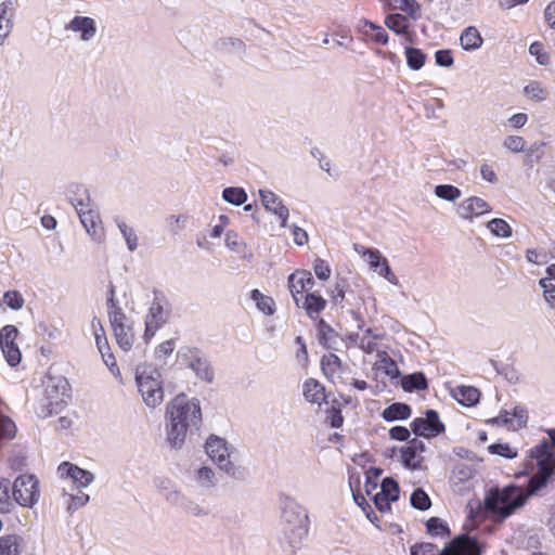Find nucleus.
<instances>
[{
	"instance_id": "20",
	"label": "nucleus",
	"mask_w": 555,
	"mask_h": 555,
	"mask_svg": "<svg viewBox=\"0 0 555 555\" xmlns=\"http://www.w3.org/2000/svg\"><path fill=\"white\" fill-rule=\"evenodd\" d=\"M206 453L218 466L230 457L227 441L215 435H211L206 441Z\"/></svg>"
},
{
	"instance_id": "57",
	"label": "nucleus",
	"mask_w": 555,
	"mask_h": 555,
	"mask_svg": "<svg viewBox=\"0 0 555 555\" xmlns=\"http://www.w3.org/2000/svg\"><path fill=\"white\" fill-rule=\"evenodd\" d=\"M524 91H525L526 95L532 100L542 101L545 99V91L541 87V85L537 81L529 82L525 87Z\"/></svg>"
},
{
	"instance_id": "60",
	"label": "nucleus",
	"mask_w": 555,
	"mask_h": 555,
	"mask_svg": "<svg viewBox=\"0 0 555 555\" xmlns=\"http://www.w3.org/2000/svg\"><path fill=\"white\" fill-rule=\"evenodd\" d=\"M313 270L318 279L327 280L331 276V268L327 262L321 258L315 259Z\"/></svg>"
},
{
	"instance_id": "48",
	"label": "nucleus",
	"mask_w": 555,
	"mask_h": 555,
	"mask_svg": "<svg viewBox=\"0 0 555 555\" xmlns=\"http://www.w3.org/2000/svg\"><path fill=\"white\" fill-rule=\"evenodd\" d=\"M348 287L349 284L345 278L336 279L335 286L331 293L332 301L335 305H341L344 302Z\"/></svg>"
},
{
	"instance_id": "30",
	"label": "nucleus",
	"mask_w": 555,
	"mask_h": 555,
	"mask_svg": "<svg viewBox=\"0 0 555 555\" xmlns=\"http://www.w3.org/2000/svg\"><path fill=\"white\" fill-rule=\"evenodd\" d=\"M454 398L462 405L473 406L479 401L480 391L473 386H461L456 388Z\"/></svg>"
},
{
	"instance_id": "43",
	"label": "nucleus",
	"mask_w": 555,
	"mask_h": 555,
	"mask_svg": "<svg viewBox=\"0 0 555 555\" xmlns=\"http://www.w3.org/2000/svg\"><path fill=\"white\" fill-rule=\"evenodd\" d=\"M389 500L398 501L400 496V487L397 480L392 477H386L380 483V491L378 492Z\"/></svg>"
},
{
	"instance_id": "40",
	"label": "nucleus",
	"mask_w": 555,
	"mask_h": 555,
	"mask_svg": "<svg viewBox=\"0 0 555 555\" xmlns=\"http://www.w3.org/2000/svg\"><path fill=\"white\" fill-rule=\"evenodd\" d=\"M218 467L235 480L243 481L248 477V472L245 467L234 464L229 459H227Z\"/></svg>"
},
{
	"instance_id": "18",
	"label": "nucleus",
	"mask_w": 555,
	"mask_h": 555,
	"mask_svg": "<svg viewBox=\"0 0 555 555\" xmlns=\"http://www.w3.org/2000/svg\"><path fill=\"white\" fill-rule=\"evenodd\" d=\"M66 30L74 33H80V39L82 41H90L96 35V23L89 16H75L65 26Z\"/></svg>"
},
{
	"instance_id": "1",
	"label": "nucleus",
	"mask_w": 555,
	"mask_h": 555,
	"mask_svg": "<svg viewBox=\"0 0 555 555\" xmlns=\"http://www.w3.org/2000/svg\"><path fill=\"white\" fill-rule=\"evenodd\" d=\"M166 420L167 442L172 448H181L188 430L198 429L202 424L198 399H189L185 393H179L167 404Z\"/></svg>"
},
{
	"instance_id": "19",
	"label": "nucleus",
	"mask_w": 555,
	"mask_h": 555,
	"mask_svg": "<svg viewBox=\"0 0 555 555\" xmlns=\"http://www.w3.org/2000/svg\"><path fill=\"white\" fill-rule=\"evenodd\" d=\"M59 472H61L62 475L69 477L73 483L77 485L78 488H85L89 486L94 479V476L91 472L82 469L68 462L62 463L59 466Z\"/></svg>"
},
{
	"instance_id": "54",
	"label": "nucleus",
	"mask_w": 555,
	"mask_h": 555,
	"mask_svg": "<svg viewBox=\"0 0 555 555\" xmlns=\"http://www.w3.org/2000/svg\"><path fill=\"white\" fill-rule=\"evenodd\" d=\"M491 454H496L505 459H514L517 456V451L513 450L508 443H493L488 447Z\"/></svg>"
},
{
	"instance_id": "51",
	"label": "nucleus",
	"mask_w": 555,
	"mask_h": 555,
	"mask_svg": "<svg viewBox=\"0 0 555 555\" xmlns=\"http://www.w3.org/2000/svg\"><path fill=\"white\" fill-rule=\"evenodd\" d=\"M539 285L543 288V296L551 308H555V284L551 279L543 278L539 281Z\"/></svg>"
},
{
	"instance_id": "45",
	"label": "nucleus",
	"mask_w": 555,
	"mask_h": 555,
	"mask_svg": "<svg viewBox=\"0 0 555 555\" xmlns=\"http://www.w3.org/2000/svg\"><path fill=\"white\" fill-rule=\"evenodd\" d=\"M487 228L495 236L509 237L512 235L511 225L501 218H494L487 223Z\"/></svg>"
},
{
	"instance_id": "64",
	"label": "nucleus",
	"mask_w": 555,
	"mask_h": 555,
	"mask_svg": "<svg viewBox=\"0 0 555 555\" xmlns=\"http://www.w3.org/2000/svg\"><path fill=\"white\" fill-rule=\"evenodd\" d=\"M335 377L338 379V382L343 385H349L351 380H353V374L351 367L343 363L341 369L337 371L335 374Z\"/></svg>"
},
{
	"instance_id": "4",
	"label": "nucleus",
	"mask_w": 555,
	"mask_h": 555,
	"mask_svg": "<svg viewBox=\"0 0 555 555\" xmlns=\"http://www.w3.org/2000/svg\"><path fill=\"white\" fill-rule=\"evenodd\" d=\"M135 383L143 402L149 408H156L164 401L162 374L152 365H140L135 371Z\"/></svg>"
},
{
	"instance_id": "42",
	"label": "nucleus",
	"mask_w": 555,
	"mask_h": 555,
	"mask_svg": "<svg viewBox=\"0 0 555 555\" xmlns=\"http://www.w3.org/2000/svg\"><path fill=\"white\" fill-rule=\"evenodd\" d=\"M427 532L433 537H449L450 529L448 525L438 517H430L426 521Z\"/></svg>"
},
{
	"instance_id": "61",
	"label": "nucleus",
	"mask_w": 555,
	"mask_h": 555,
	"mask_svg": "<svg viewBox=\"0 0 555 555\" xmlns=\"http://www.w3.org/2000/svg\"><path fill=\"white\" fill-rule=\"evenodd\" d=\"M16 0H4L0 4V20L12 21L14 16Z\"/></svg>"
},
{
	"instance_id": "33",
	"label": "nucleus",
	"mask_w": 555,
	"mask_h": 555,
	"mask_svg": "<svg viewBox=\"0 0 555 555\" xmlns=\"http://www.w3.org/2000/svg\"><path fill=\"white\" fill-rule=\"evenodd\" d=\"M112 328L118 346L125 351L130 350L134 341L132 327L126 323Z\"/></svg>"
},
{
	"instance_id": "63",
	"label": "nucleus",
	"mask_w": 555,
	"mask_h": 555,
	"mask_svg": "<svg viewBox=\"0 0 555 555\" xmlns=\"http://www.w3.org/2000/svg\"><path fill=\"white\" fill-rule=\"evenodd\" d=\"M411 436L410 429L404 426H393L389 429V437L397 441H409Z\"/></svg>"
},
{
	"instance_id": "12",
	"label": "nucleus",
	"mask_w": 555,
	"mask_h": 555,
	"mask_svg": "<svg viewBox=\"0 0 555 555\" xmlns=\"http://www.w3.org/2000/svg\"><path fill=\"white\" fill-rule=\"evenodd\" d=\"M547 434L551 439V443L544 441L537 446L531 453L532 456L535 457L540 470H550L554 473L555 459L552 447H555V429H550Z\"/></svg>"
},
{
	"instance_id": "23",
	"label": "nucleus",
	"mask_w": 555,
	"mask_h": 555,
	"mask_svg": "<svg viewBox=\"0 0 555 555\" xmlns=\"http://www.w3.org/2000/svg\"><path fill=\"white\" fill-rule=\"evenodd\" d=\"M412 409L409 404L395 402L388 405L382 413L386 422L403 421L411 416Z\"/></svg>"
},
{
	"instance_id": "39",
	"label": "nucleus",
	"mask_w": 555,
	"mask_h": 555,
	"mask_svg": "<svg viewBox=\"0 0 555 555\" xmlns=\"http://www.w3.org/2000/svg\"><path fill=\"white\" fill-rule=\"evenodd\" d=\"M116 224L126 241L127 247L130 251H134L138 248L139 242L138 236L133 228L129 227L125 221L116 219Z\"/></svg>"
},
{
	"instance_id": "22",
	"label": "nucleus",
	"mask_w": 555,
	"mask_h": 555,
	"mask_svg": "<svg viewBox=\"0 0 555 555\" xmlns=\"http://www.w3.org/2000/svg\"><path fill=\"white\" fill-rule=\"evenodd\" d=\"M305 399L310 403L321 405L325 401V387L314 378H308L302 385Z\"/></svg>"
},
{
	"instance_id": "26",
	"label": "nucleus",
	"mask_w": 555,
	"mask_h": 555,
	"mask_svg": "<svg viewBox=\"0 0 555 555\" xmlns=\"http://www.w3.org/2000/svg\"><path fill=\"white\" fill-rule=\"evenodd\" d=\"M317 330L320 345L326 349H334L338 338V334L335 332V330L323 319L319 320Z\"/></svg>"
},
{
	"instance_id": "58",
	"label": "nucleus",
	"mask_w": 555,
	"mask_h": 555,
	"mask_svg": "<svg viewBox=\"0 0 555 555\" xmlns=\"http://www.w3.org/2000/svg\"><path fill=\"white\" fill-rule=\"evenodd\" d=\"M69 500H70V502L67 505V512L69 514H73L79 507L85 506L89 502L90 498L88 494H86L83 492H79L77 494H70Z\"/></svg>"
},
{
	"instance_id": "55",
	"label": "nucleus",
	"mask_w": 555,
	"mask_h": 555,
	"mask_svg": "<svg viewBox=\"0 0 555 555\" xmlns=\"http://www.w3.org/2000/svg\"><path fill=\"white\" fill-rule=\"evenodd\" d=\"M529 53L535 56V60L541 65H547L550 63V55L544 51L543 44L539 41H534L529 47Z\"/></svg>"
},
{
	"instance_id": "35",
	"label": "nucleus",
	"mask_w": 555,
	"mask_h": 555,
	"mask_svg": "<svg viewBox=\"0 0 555 555\" xmlns=\"http://www.w3.org/2000/svg\"><path fill=\"white\" fill-rule=\"evenodd\" d=\"M343 362L335 353L324 354L321 359V369L324 375L334 382L335 374L341 369Z\"/></svg>"
},
{
	"instance_id": "49",
	"label": "nucleus",
	"mask_w": 555,
	"mask_h": 555,
	"mask_svg": "<svg viewBox=\"0 0 555 555\" xmlns=\"http://www.w3.org/2000/svg\"><path fill=\"white\" fill-rule=\"evenodd\" d=\"M383 470L377 467H370L365 473V492L371 495L378 487V478Z\"/></svg>"
},
{
	"instance_id": "11",
	"label": "nucleus",
	"mask_w": 555,
	"mask_h": 555,
	"mask_svg": "<svg viewBox=\"0 0 555 555\" xmlns=\"http://www.w3.org/2000/svg\"><path fill=\"white\" fill-rule=\"evenodd\" d=\"M18 330L15 325H5L0 331V347L9 365L15 366L21 362V351L15 343Z\"/></svg>"
},
{
	"instance_id": "59",
	"label": "nucleus",
	"mask_w": 555,
	"mask_h": 555,
	"mask_svg": "<svg viewBox=\"0 0 555 555\" xmlns=\"http://www.w3.org/2000/svg\"><path fill=\"white\" fill-rule=\"evenodd\" d=\"M504 147L514 153H519L525 150L526 141L519 135H509L504 140Z\"/></svg>"
},
{
	"instance_id": "31",
	"label": "nucleus",
	"mask_w": 555,
	"mask_h": 555,
	"mask_svg": "<svg viewBox=\"0 0 555 555\" xmlns=\"http://www.w3.org/2000/svg\"><path fill=\"white\" fill-rule=\"evenodd\" d=\"M15 506L12 498V482L8 478L0 479V513H10Z\"/></svg>"
},
{
	"instance_id": "46",
	"label": "nucleus",
	"mask_w": 555,
	"mask_h": 555,
	"mask_svg": "<svg viewBox=\"0 0 555 555\" xmlns=\"http://www.w3.org/2000/svg\"><path fill=\"white\" fill-rule=\"evenodd\" d=\"M435 195L448 202L461 197V190L451 184H439L435 188Z\"/></svg>"
},
{
	"instance_id": "44",
	"label": "nucleus",
	"mask_w": 555,
	"mask_h": 555,
	"mask_svg": "<svg viewBox=\"0 0 555 555\" xmlns=\"http://www.w3.org/2000/svg\"><path fill=\"white\" fill-rule=\"evenodd\" d=\"M411 505L420 511H427L431 506V500L429 495L422 489L416 488L410 498Z\"/></svg>"
},
{
	"instance_id": "21",
	"label": "nucleus",
	"mask_w": 555,
	"mask_h": 555,
	"mask_svg": "<svg viewBox=\"0 0 555 555\" xmlns=\"http://www.w3.org/2000/svg\"><path fill=\"white\" fill-rule=\"evenodd\" d=\"M167 501L171 503H180L181 507L190 515L201 517V516H207L209 514V511L195 501L181 498L180 493L176 490H171L166 495Z\"/></svg>"
},
{
	"instance_id": "8",
	"label": "nucleus",
	"mask_w": 555,
	"mask_h": 555,
	"mask_svg": "<svg viewBox=\"0 0 555 555\" xmlns=\"http://www.w3.org/2000/svg\"><path fill=\"white\" fill-rule=\"evenodd\" d=\"M178 361L182 365L190 367L198 378L211 383L214 379V370L208 359L196 347H182L177 353Z\"/></svg>"
},
{
	"instance_id": "14",
	"label": "nucleus",
	"mask_w": 555,
	"mask_h": 555,
	"mask_svg": "<svg viewBox=\"0 0 555 555\" xmlns=\"http://www.w3.org/2000/svg\"><path fill=\"white\" fill-rule=\"evenodd\" d=\"M490 211V205L485 199L477 196L464 199L456 208V214L462 219L466 220H473L474 218Z\"/></svg>"
},
{
	"instance_id": "7",
	"label": "nucleus",
	"mask_w": 555,
	"mask_h": 555,
	"mask_svg": "<svg viewBox=\"0 0 555 555\" xmlns=\"http://www.w3.org/2000/svg\"><path fill=\"white\" fill-rule=\"evenodd\" d=\"M15 504L31 508L40 499L39 480L33 474L20 475L12 483Z\"/></svg>"
},
{
	"instance_id": "6",
	"label": "nucleus",
	"mask_w": 555,
	"mask_h": 555,
	"mask_svg": "<svg viewBox=\"0 0 555 555\" xmlns=\"http://www.w3.org/2000/svg\"><path fill=\"white\" fill-rule=\"evenodd\" d=\"M70 400V385L63 376L49 377L46 385L44 403L38 410L40 417L47 418L60 413Z\"/></svg>"
},
{
	"instance_id": "41",
	"label": "nucleus",
	"mask_w": 555,
	"mask_h": 555,
	"mask_svg": "<svg viewBox=\"0 0 555 555\" xmlns=\"http://www.w3.org/2000/svg\"><path fill=\"white\" fill-rule=\"evenodd\" d=\"M222 198L235 206L243 205L247 199V194L244 189L228 186L222 191Z\"/></svg>"
},
{
	"instance_id": "17",
	"label": "nucleus",
	"mask_w": 555,
	"mask_h": 555,
	"mask_svg": "<svg viewBox=\"0 0 555 555\" xmlns=\"http://www.w3.org/2000/svg\"><path fill=\"white\" fill-rule=\"evenodd\" d=\"M426 451L424 441L418 438H413L408 441L405 447H402L401 459L404 467L410 469H418L421 467V459L417 460V454Z\"/></svg>"
},
{
	"instance_id": "10",
	"label": "nucleus",
	"mask_w": 555,
	"mask_h": 555,
	"mask_svg": "<svg viewBox=\"0 0 555 555\" xmlns=\"http://www.w3.org/2000/svg\"><path fill=\"white\" fill-rule=\"evenodd\" d=\"M410 426L415 436L425 438L437 437L446 430L438 412L431 409L425 412V417L414 418Z\"/></svg>"
},
{
	"instance_id": "24",
	"label": "nucleus",
	"mask_w": 555,
	"mask_h": 555,
	"mask_svg": "<svg viewBox=\"0 0 555 555\" xmlns=\"http://www.w3.org/2000/svg\"><path fill=\"white\" fill-rule=\"evenodd\" d=\"M360 31L364 36L370 37L376 43H388L389 37L386 30L382 26L374 24L367 20L361 21Z\"/></svg>"
},
{
	"instance_id": "5",
	"label": "nucleus",
	"mask_w": 555,
	"mask_h": 555,
	"mask_svg": "<svg viewBox=\"0 0 555 555\" xmlns=\"http://www.w3.org/2000/svg\"><path fill=\"white\" fill-rule=\"evenodd\" d=\"M410 555H480L476 539L462 534L454 538L442 551L429 542L416 543L410 547Z\"/></svg>"
},
{
	"instance_id": "9",
	"label": "nucleus",
	"mask_w": 555,
	"mask_h": 555,
	"mask_svg": "<svg viewBox=\"0 0 555 555\" xmlns=\"http://www.w3.org/2000/svg\"><path fill=\"white\" fill-rule=\"evenodd\" d=\"M171 305L159 291H154V298L145 319V336H153L170 318Z\"/></svg>"
},
{
	"instance_id": "47",
	"label": "nucleus",
	"mask_w": 555,
	"mask_h": 555,
	"mask_svg": "<svg viewBox=\"0 0 555 555\" xmlns=\"http://www.w3.org/2000/svg\"><path fill=\"white\" fill-rule=\"evenodd\" d=\"M218 49L225 52H238L245 51V43L243 40L233 37L222 38L217 42Z\"/></svg>"
},
{
	"instance_id": "38",
	"label": "nucleus",
	"mask_w": 555,
	"mask_h": 555,
	"mask_svg": "<svg viewBox=\"0 0 555 555\" xmlns=\"http://www.w3.org/2000/svg\"><path fill=\"white\" fill-rule=\"evenodd\" d=\"M552 475H553V472L539 469L538 474L530 477V479L528 481V490L525 491L526 494H529V496H530V495L537 493L538 491H540L542 488H544L547 485L548 479L551 478Z\"/></svg>"
},
{
	"instance_id": "56",
	"label": "nucleus",
	"mask_w": 555,
	"mask_h": 555,
	"mask_svg": "<svg viewBox=\"0 0 555 555\" xmlns=\"http://www.w3.org/2000/svg\"><path fill=\"white\" fill-rule=\"evenodd\" d=\"M198 482L206 488L215 486V473L211 468L204 466L197 470Z\"/></svg>"
},
{
	"instance_id": "36",
	"label": "nucleus",
	"mask_w": 555,
	"mask_h": 555,
	"mask_svg": "<svg viewBox=\"0 0 555 555\" xmlns=\"http://www.w3.org/2000/svg\"><path fill=\"white\" fill-rule=\"evenodd\" d=\"M250 299L256 302L257 308L266 315H272L275 312L273 298L263 295L259 289H253L250 292Z\"/></svg>"
},
{
	"instance_id": "52",
	"label": "nucleus",
	"mask_w": 555,
	"mask_h": 555,
	"mask_svg": "<svg viewBox=\"0 0 555 555\" xmlns=\"http://www.w3.org/2000/svg\"><path fill=\"white\" fill-rule=\"evenodd\" d=\"M380 363L383 364L385 374L390 378L395 379L401 376V372L399 371L396 361L386 352H384V356L380 359Z\"/></svg>"
},
{
	"instance_id": "13",
	"label": "nucleus",
	"mask_w": 555,
	"mask_h": 555,
	"mask_svg": "<svg viewBox=\"0 0 555 555\" xmlns=\"http://www.w3.org/2000/svg\"><path fill=\"white\" fill-rule=\"evenodd\" d=\"M314 284L312 274L309 271H296L288 276V288L297 307L304 297L302 292L310 289Z\"/></svg>"
},
{
	"instance_id": "32",
	"label": "nucleus",
	"mask_w": 555,
	"mask_h": 555,
	"mask_svg": "<svg viewBox=\"0 0 555 555\" xmlns=\"http://www.w3.org/2000/svg\"><path fill=\"white\" fill-rule=\"evenodd\" d=\"M385 25L387 26L388 29L398 35H406V40L410 42L412 41L411 36L406 34L409 23L408 18L404 15L400 13L390 14L386 16Z\"/></svg>"
},
{
	"instance_id": "25",
	"label": "nucleus",
	"mask_w": 555,
	"mask_h": 555,
	"mask_svg": "<svg viewBox=\"0 0 555 555\" xmlns=\"http://www.w3.org/2000/svg\"><path fill=\"white\" fill-rule=\"evenodd\" d=\"M302 308L306 310L307 315L314 320L325 309L326 300L315 293H308L305 297Z\"/></svg>"
},
{
	"instance_id": "53",
	"label": "nucleus",
	"mask_w": 555,
	"mask_h": 555,
	"mask_svg": "<svg viewBox=\"0 0 555 555\" xmlns=\"http://www.w3.org/2000/svg\"><path fill=\"white\" fill-rule=\"evenodd\" d=\"M4 304L13 310H20L24 306V298L17 291H8L3 295Z\"/></svg>"
},
{
	"instance_id": "15",
	"label": "nucleus",
	"mask_w": 555,
	"mask_h": 555,
	"mask_svg": "<svg viewBox=\"0 0 555 555\" xmlns=\"http://www.w3.org/2000/svg\"><path fill=\"white\" fill-rule=\"evenodd\" d=\"M259 195L266 210L278 216L281 220V227L285 228L287 225L289 210L283 204L282 199L275 193L268 190H260Z\"/></svg>"
},
{
	"instance_id": "27",
	"label": "nucleus",
	"mask_w": 555,
	"mask_h": 555,
	"mask_svg": "<svg viewBox=\"0 0 555 555\" xmlns=\"http://www.w3.org/2000/svg\"><path fill=\"white\" fill-rule=\"evenodd\" d=\"M69 201L75 210H81L82 208L91 206L92 204L89 191L82 184H76L70 189Z\"/></svg>"
},
{
	"instance_id": "62",
	"label": "nucleus",
	"mask_w": 555,
	"mask_h": 555,
	"mask_svg": "<svg viewBox=\"0 0 555 555\" xmlns=\"http://www.w3.org/2000/svg\"><path fill=\"white\" fill-rule=\"evenodd\" d=\"M436 64L441 67H450L453 65L454 60L450 50H438L435 53Z\"/></svg>"
},
{
	"instance_id": "3",
	"label": "nucleus",
	"mask_w": 555,
	"mask_h": 555,
	"mask_svg": "<svg viewBox=\"0 0 555 555\" xmlns=\"http://www.w3.org/2000/svg\"><path fill=\"white\" fill-rule=\"evenodd\" d=\"M529 494L525 490L509 485L503 489L491 490L485 500L486 507L494 515L504 519L525 505Z\"/></svg>"
},
{
	"instance_id": "16",
	"label": "nucleus",
	"mask_w": 555,
	"mask_h": 555,
	"mask_svg": "<svg viewBox=\"0 0 555 555\" xmlns=\"http://www.w3.org/2000/svg\"><path fill=\"white\" fill-rule=\"evenodd\" d=\"M79 216L80 222L86 229L87 233L93 240H100L103 234V230L101 227V219L98 209L91 206L82 208L81 210H76Z\"/></svg>"
},
{
	"instance_id": "28",
	"label": "nucleus",
	"mask_w": 555,
	"mask_h": 555,
	"mask_svg": "<svg viewBox=\"0 0 555 555\" xmlns=\"http://www.w3.org/2000/svg\"><path fill=\"white\" fill-rule=\"evenodd\" d=\"M401 387L408 392L426 390L428 388V382L423 372H415L401 378Z\"/></svg>"
},
{
	"instance_id": "50",
	"label": "nucleus",
	"mask_w": 555,
	"mask_h": 555,
	"mask_svg": "<svg viewBox=\"0 0 555 555\" xmlns=\"http://www.w3.org/2000/svg\"><path fill=\"white\" fill-rule=\"evenodd\" d=\"M107 312H108V320H109L112 327H116V326L124 325L127 323L126 322L127 317H126L124 310L121 309V307L119 306V304L115 305V306L107 307Z\"/></svg>"
},
{
	"instance_id": "37",
	"label": "nucleus",
	"mask_w": 555,
	"mask_h": 555,
	"mask_svg": "<svg viewBox=\"0 0 555 555\" xmlns=\"http://www.w3.org/2000/svg\"><path fill=\"white\" fill-rule=\"evenodd\" d=\"M404 54L406 64L412 70H420L426 61V54L417 48L405 47Z\"/></svg>"
},
{
	"instance_id": "34",
	"label": "nucleus",
	"mask_w": 555,
	"mask_h": 555,
	"mask_svg": "<svg viewBox=\"0 0 555 555\" xmlns=\"http://www.w3.org/2000/svg\"><path fill=\"white\" fill-rule=\"evenodd\" d=\"M23 539L17 534L0 537V555H20Z\"/></svg>"
},
{
	"instance_id": "2",
	"label": "nucleus",
	"mask_w": 555,
	"mask_h": 555,
	"mask_svg": "<svg viewBox=\"0 0 555 555\" xmlns=\"http://www.w3.org/2000/svg\"><path fill=\"white\" fill-rule=\"evenodd\" d=\"M281 531L292 547H297L309 532L307 511L291 496L281 500Z\"/></svg>"
},
{
	"instance_id": "29",
	"label": "nucleus",
	"mask_w": 555,
	"mask_h": 555,
	"mask_svg": "<svg viewBox=\"0 0 555 555\" xmlns=\"http://www.w3.org/2000/svg\"><path fill=\"white\" fill-rule=\"evenodd\" d=\"M461 46L465 51H474L481 47L483 40L476 27L469 26L464 29L460 37Z\"/></svg>"
}]
</instances>
